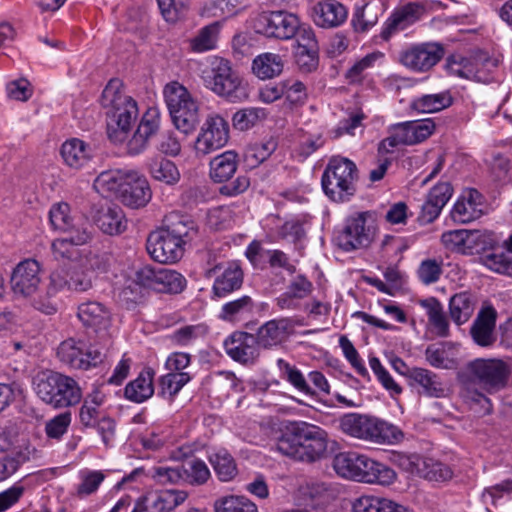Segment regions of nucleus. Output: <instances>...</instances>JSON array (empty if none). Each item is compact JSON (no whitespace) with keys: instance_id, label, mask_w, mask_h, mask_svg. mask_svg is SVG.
I'll use <instances>...</instances> for the list:
<instances>
[{"instance_id":"obj_58","label":"nucleus","mask_w":512,"mask_h":512,"mask_svg":"<svg viewBox=\"0 0 512 512\" xmlns=\"http://www.w3.org/2000/svg\"><path fill=\"white\" fill-rule=\"evenodd\" d=\"M207 333L208 327L204 323L186 325L176 329L171 336V340L174 344L185 347L193 344L198 339L204 338Z\"/></svg>"},{"instance_id":"obj_39","label":"nucleus","mask_w":512,"mask_h":512,"mask_svg":"<svg viewBox=\"0 0 512 512\" xmlns=\"http://www.w3.org/2000/svg\"><path fill=\"white\" fill-rule=\"evenodd\" d=\"M188 497L183 490H164L151 497L145 498L147 512H171L182 504Z\"/></svg>"},{"instance_id":"obj_23","label":"nucleus","mask_w":512,"mask_h":512,"mask_svg":"<svg viewBox=\"0 0 512 512\" xmlns=\"http://www.w3.org/2000/svg\"><path fill=\"white\" fill-rule=\"evenodd\" d=\"M256 339L253 334L236 331L224 341L226 353L240 363H253L258 357Z\"/></svg>"},{"instance_id":"obj_22","label":"nucleus","mask_w":512,"mask_h":512,"mask_svg":"<svg viewBox=\"0 0 512 512\" xmlns=\"http://www.w3.org/2000/svg\"><path fill=\"white\" fill-rule=\"evenodd\" d=\"M452 194L453 188L448 182H441L432 187L421 206V211L417 218L419 223L429 224L437 219Z\"/></svg>"},{"instance_id":"obj_49","label":"nucleus","mask_w":512,"mask_h":512,"mask_svg":"<svg viewBox=\"0 0 512 512\" xmlns=\"http://www.w3.org/2000/svg\"><path fill=\"white\" fill-rule=\"evenodd\" d=\"M453 100L449 92L427 94L416 98L412 107L421 113H434L449 107Z\"/></svg>"},{"instance_id":"obj_1","label":"nucleus","mask_w":512,"mask_h":512,"mask_svg":"<svg viewBox=\"0 0 512 512\" xmlns=\"http://www.w3.org/2000/svg\"><path fill=\"white\" fill-rule=\"evenodd\" d=\"M510 375L511 367L502 359H474L466 365L460 396L471 410L488 415L492 412V403L484 392L492 394L504 389Z\"/></svg>"},{"instance_id":"obj_45","label":"nucleus","mask_w":512,"mask_h":512,"mask_svg":"<svg viewBox=\"0 0 512 512\" xmlns=\"http://www.w3.org/2000/svg\"><path fill=\"white\" fill-rule=\"evenodd\" d=\"M125 179L126 173L119 170L103 171L94 180L93 186L95 190L104 197L117 198Z\"/></svg>"},{"instance_id":"obj_43","label":"nucleus","mask_w":512,"mask_h":512,"mask_svg":"<svg viewBox=\"0 0 512 512\" xmlns=\"http://www.w3.org/2000/svg\"><path fill=\"white\" fill-rule=\"evenodd\" d=\"M420 305L426 310L428 321L435 334L439 337H447L449 335V322L440 301L435 297H430L421 300Z\"/></svg>"},{"instance_id":"obj_3","label":"nucleus","mask_w":512,"mask_h":512,"mask_svg":"<svg viewBox=\"0 0 512 512\" xmlns=\"http://www.w3.org/2000/svg\"><path fill=\"white\" fill-rule=\"evenodd\" d=\"M327 448L328 433L304 421L290 422L276 443L281 454L309 463L322 459Z\"/></svg>"},{"instance_id":"obj_4","label":"nucleus","mask_w":512,"mask_h":512,"mask_svg":"<svg viewBox=\"0 0 512 512\" xmlns=\"http://www.w3.org/2000/svg\"><path fill=\"white\" fill-rule=\"evenodd\" d=\"M101 104L107 116L116 125L108 127V136L114 143L122 142L139 116L137 102L125 93L119 80H110L102 92Z\"/></svg>"},{"instance_id":"obj_18","label":"nucleus","mask_w":512,"mask_h":512,"mask_svg":"<svg viewBox=\"0 0 512 512\" xmlns=\"http://www.w3.org/2000/svg\"><path fill=\"white\" fill-rule=\"evenodd\" d=\"M160 113L157 108H149L143 114L140 123L126 143V152L130 156H137L143 153L149 143V139L156 135L160 128Z\"/></svg>"},{"instance_id":"obj_24","label":"nucleus","mask_w":512,"mask_h":512,"mask_svg":"<svg viewBox=\"0 0 512 512\" xmlns=\"http://www.w3.org/2000/svg\"><path fill=\"white\" fill-rule=\"evenodd\" d=\"M483 196L476 189L466 190L454 204L450 215L456 223H469L484 214Z\"/></svg>"},{"instance_id":"obj_34","label":"nucleus","mask_w":512,"mask_h":512,"mask_svg":"<svg viewBox=\"0 0 512 512\" xmlns=\"http://www.w3.org/2000/svg\"><path fill=\"white\" fill-rule=\"evenodd\" d=\"M426 361L438 369H455L458 366L456 347L449 342L429 345L425 350Z\"/></svg>"},{"instance_id":"obj_6","label":"nucleus","mask_w":512,"mask_h":512,"mask_svg":"<svg viewBox=\"0 0 512 512\" xmlns=\"http://www.w3.org/2000/svg\"><path fill=\"white\" fill-rule=\"evenodd\" d=\"M340 428L345 434L376 444H396L403 432L394 424L375 416L350 413L340 420Z\"/></svg>"},{"instance_id":"obj_46","label":"nucleus","mask_w":512,"mask_h":512,"mask_svg":"<svg viewBox=\"0 0 512 512\" xmlns=\"http://www.w3.org/2000/svg\"><path fill=\"white\" fill-rule=\"evenodd\" d=\"M362 456L356 452H341L334 457L333 468L339 476L357 481L361 470Z\"/></svg>"},{"instance_id":"obj_26","label":"nucleus","mask_w":512,"mask_h":512,"mask_svg":"<svg viewBox=\"0 0 512 512\" xmlns=\"http://www.w3.org/2000/svg\"><path fill=\"white\" fill-rule=\"evenodd\" d=\"M497 313L491 306L483 307L473 321L470 335L480 347H491L496 341L495 326Z\"/></svg>"},{"instance_id":"obj_61","label":"nucleus","mask_w":512,"mask_h":512,"mask_svg":"<svg viewBox=\"0 0 512 512\" xmlns=\"http://www.w3.org/2000/svg\"><path fill=\"white\" fill-rule=\"evenodd\" d=\"M267 116L265 109L248 107L238 110L232 117L233 126L240 131H246L254 127Z\"/></svg>"},{"instance_id":"obj_32","label":"nucleus","mask_w":512,"mask_h":512,"mask_svg":"<svg viewBox=\"0 0 512 512\" xmlns=\"http://www.w3.org/2000/svg\"><path fill=\"white\" fill-rule=\"evenodd\" d=\"M78 318L95 332L106 330L110 326L111 315L107 308L95 301L82 303L78 307Z\"/></svg>"},{"instance_id":"obj_40","label":"nucleus","mask_w":512,"mask_h":512,"mask_svg":"<svg viewBox=\"0 0 512 512\" xmlns=\"http://www.w3.org/2000/svg\"><path fill=\"white\" fill-rule=\"evenodd\" d=\"M284 68L283 57L276 53L265 52L256 56L252 62L253 73L262 80L279 76Z\"/></svg>"},{"instance_id":"obj_8","label":"nucleus","mask_w":512,"mask_h":512,"mask_svg":"<svg viewBox=\"0 0 512 512\" xmlns=\"http://www.w3.org/2000/svg\"><path fill=\"white\" fill-rule=\"evenodd\" d=\"M358 169L356 164L342 157L332 158L321 178L324 193L335 202H346L356 192Z\"/></svg>"},{"instance_id":"obj_25","label":"nucleus","mask_w":512,"mask_h":512,"mask_svg":"<svg viewBox=\"0 0 512 512\" xmlns=\"http://www.w3.org/2000/svg\"><path fill=\"white\" fill-rule=\"evenodd\" d=\"M409 385L418 393L430 398H441L446 394V388L436 373L421 367L407 370Z\"/></svg>"},{"instance_id":"obj_27","label":"nucleus","mask_w":512,"mask_h":512,"mask_svg":"<svg viewBox=\"0 0 512 512\" xmlns=\"http://www.w3.org/2000/svg\"><path fill=\"white\" fill-rule=\"evenodd\" d=\"M348 16L347 8L337 0H323L313 7V21L322 28L338 27Z\"/></svg>"},{"instance_id":"obj_30","label":"nucleus","mask_w":512,"mask_h":512,"mask_svg":"<svg viewBox=\"0 0 512 512\" xmlns=\"http://www.w3.org/2000/svg\"><path fill=\"white\" fill-rule=\"evenodd\" d=\"M49 219L52 227L68 234H73L78 227H86L89 230L90 225L83 217L71 215L70 206L65 202L52 205L49 211Z\"/></svg>"},{"instance_id":"obj_64","label":"nucleus","mask_w":512,"mask_h":512,"mask_svg":"<svg viewBox=\"0 0 512 512\" xmlns=\"http://www.w3.org/2000/svg\"><path fill=\"white\" fill-rule=\"evenodd\" d=\"M384 57L382 52H373L367 54L357 62H355L351 68H349L345 74L346 79L350 84L360 83L366 75V71L372 68L375 62Z\"/></svg>"},{"instance_id":"obj_7","label":"nucleus","mask_w":512,"mask_h":512,"mask_svg":"<svg viewBox=\"0 0 512 512\" xmlns=\"http://www.w3.org/2000/svg\"><path fill=\"white\" fill-rule=\"evenodd\" d=\"M201 78L206 88L230 102H240L248 97L240 77L224 58L211 57L209 64L202 70Z\"/></svg>"},{"instance_id":"obj_54","label":"nucleus","mask_w":512,"mask_h":512,"mask_svg":"<svg viewBox=\"0 0 512 512\" xmlns=\"http://www.w3.org/2000/svg\"><path fill=\"white\" fill-rule=\"evenodd\" d=\"M110 260L111 257L106 252L82 249L78 262L92 275V272H106L110 266Z\"/></svg>"},{"instance_id":"obj_10","label":"nucleus","mask_w":512,"mask_h":512,"mask_svg":"<svg viewBox=\"0 0 512 512\" xmlns=\"http://www.w3.org/2000/svg\"><path fill=\"white\" fill-rule=\"evenodd\" d=\"M253 28L256 33L267 38L286 41L297 34L300 19L296 14L285 10L265 11L254 19Z\"/></svg>"},{"instance_id":"obj_5","label":"nucleus","mask_w":512,"mask_h":512,"mask_svg":"<svg viewBox=\"0 0 512 512\" xmlns=\"http://www.w3.org/2000/svg\"><path fill=\"white\" fill-rule=\"evenodd\" d=\"M36 395L55 409H64L79 404L83 398L78 382L67 375L49 371L38 374L33 382Z\"/></svg>"},{"instance_id":"obj_56","label":"nucleus","mask_w":512,"mask_h":512,"mask_svg":"<svg viewBox=\"0 0 512 512\" xmlns=\"http://www.w3.org/2000/svg\"><path fill=\"white\" fill-rule=\"evenodd\" d=\"M215 512H258L257 506L244 496H224L214 502Z\"/></svg>"},{"instance_id":"obj_17","label":"nucleus","mask_w":512,"mask_h":512,"mask_svg":"<svg viewBox=\"0 0 512 512\" xmlns=\"http://www.w3.org/2000/svg\"><path fill=\"white\" fill-rule=\"evenodd\" d=\"M40 265L34 259L20 262L11 275V287L15 295L32 297L39 289L41 282Z\"/></svg>"},{"instance_id":"obj_21","label":"nucleus","mask_w":512,"mask_h":512,"mask_svg":"<svg viewBox=\"0 0 512 512\" xmlns=\"http://www.w3.org/2000/svg\"><path fill=\"white\" fill-rule=\"evenodd\" d=\"M91 239V231L86 227H78L73 234L65 238L55 239L51 244L53 257L58 261H71V264L78 262L82 249L78 246L86 244Z\"/></svg>"},{"instance_id":"obj_60","label":"nucleus","mask_w":512,"mask_h":512,"mask_svg":"<svg viewBox=\"0 0 512 512\" xmlns=\"http://www.w3.org/2000/svg\"><path fill=\"white\" fill-rule=\"evenodd\" d=\"M415 8L407 5L387 19L381 31V37L388 40L398 30H403L414 16Z\"/></svg>"},{"instance_id":"obj_28","label":"nucleus","mask_w":512,"mask_h":512,"mask_svg":"<svg viewBox=\"0 0 512 512\" xmlns=\"http://www.w3.org/2000/svg\"><path fill=\"white\" fill-rule=\"evenodd\" d=\"M244 273L238 262H229L215 278L212 293L214 297L224 298L239 290L243 285Z\"/></svg>"},{"instance_id":"obj_36","label":"nucleus","mask_w":512,"mask_h":512,"mask_svg":"<svg viewBox=\"0 0 512 512\" xmlns=\"http://www.w3.org/2000/svg\"><path fill=\"white\" fill-rule=\"evenodd\" d=\"M484 260L488 269L512 277V233L502 245L496 241V252L485 256Z\"/></svg>"},{"instance_id":"obj_13","label":"nucleus","mask_w":512,"mask_h":512,"mask_svg":"<svg viewBox=\"0 0 512 512\" xmlns=\"http://www.w3.org/2000/svg\"><path fill=\"white\" fill-rule=\"evenodd\" d=\"M444 56V48L438 43H421L409 46L399 53V62L414 72H427Z\"/></svg>"},{"instance_id":"obj_51","label":"nucleus","mask_w":512,"mask_h":512,"mask_svg":"<svg viewBox=\"0 0 512 512\" xmlns=\"http://www.w3.org/2000/svg\"><path fill=\"white\" fill-rule=\"evenodd\" d=\"M191 380L188 372H170L159 379V394L172 400L180 390Z\"/></svg>"},{"instance_id":"obj_62","label":"nucleus","mask_w":512,"mask_h":512,"mask_svg":"<svg viewBox=\"0 0 512 512\" xmlns=\"http://www.w3.org/2000/svg\"><path fill=\"white\" fill-rule=\"evenodd\" d=\"M283 92L286 101L294 107L304 105L308 99L306 84L295 78L283 80Z\"/></svg>"},{"instance_id":"obj_55","label":"nucleus","mask_w":512,"mask_h":512,"mask_svg":"<svg viewBox=\"0 0 512 512\" xmlns=\"http://www.w3.org/2000/svg\"><path fill=\"white\" fill-rule=\"evenodd\" d=\"M184 483L194 486L205 484L210 476V470L206 463L201 459H191L182 466Z\"/></svg>"},{"instance_id":"obj_19","label":"nucleus","mask_w":512,"mask_h":512,"mask_svg":"<svg viewBox=\"0 0 512 512\" xmlns=\"http://www.w3.org/2000/svg\"><path fill=\"white\" fill-rule=\"evenodd\" d=\"M125 206L140 208L151 199V190L145 177L136 172L126 173V179L122 184L117 197Z\"/></svg>"},{"instance_id":"obj_15","label":"nucleus","mask_w":512,"mask_h":512,"mask_svg":"<svg viewBox=\"0 0 512 512\" xmlns=\"http://www.w3.org/2000/svg\"><path fill=\"white\" fill-rule=\"evenodd\" d=\"M498 65V60L489 57L486 53H479L473 61L460 54L450 55L446 59L445 69L450 75L460 78L481 79L480 69L491 71Z\"/></svg>"},{"instance_id":"obj_35","label":"nucleus","mask_w":512,"mask_h":512,"mask_svg":"<svg viewBox=\"0 0 512 512\" xmlns=\"http://www.w3.org/2000/svg\"><path fill=\"white\" fill-rule=\"evenodd\" d=\"M61 156L66 165L74 169H80L90 161L92 151L84 141L72 138L62 144Z\"/></svg>"},{"instance_id":"obj_59","label":"nucleus","mask_w":512,"mask_h":512,"mask_svg":"<svg viewBox=\"0 0 512 512\" xmlns=\"http://www.w3.org/2000/svg\"><path fill=\"white\" fill-rule=\"evenodd\" d=\"M418 476L430 481H447L452 478L453 471L447 464L424 457Z\"/></svg>"},{"instance_id":"obj_44","label":"nucleus","mask_w":512,"mask_h":512,"mask_svg":"<svg viewBox=\"0 0 512 512\" xmlns=\"http://www.w3.org/2000/svg\"><path fill=\"white\" fill-rule=\"evenodd\" d=\"M148 169L155 180L168 185H173L180 179L177 166L171 160L163 157L155 156L149 159Z\"/></svg>"},{"instance_id":"obj_31","label":"nucleus","mask_w":512,"mask_h":512,"mask_svg":"<svg viewBox=\"0 0 512 512\" xmlns=\"http://www.w3.org/2000/svg\"><path fill=\"white\" fill-rule=\"evenodd\" d=\"M106 396L100 388L95 387L84 398L79 409V422L84 428H95L98 421L104 416L101 406L105 403Z\"/></svg>"},{"instance_id":"obj_63","label":"nucleus","mask_w":512,"mask_h":512,"mask_svg":"<svg viewBox=\"0 0 512 512\" xmlns=\"http://www.w3.org/2000/svg\"><path fill=\"white\" fill-rule=\"evenodd\" d=\"M210 463L221 481H229L236 475V464L233 457L225 451L210 457Z\"/></svg>"},{"instance_id":"obj_48","label":"nucleus","mask_w":512,"mask_h":512,"mask_svg":"<svg viewBox=\"0 0 512 512\" xmlns=\"http://www.w3.org/2000/svg\"><path fill=\"white\" fill-rule=\"evenodd\" d=\"M219 31V22H213L201 28L197 35L189 40L191 50L196 53H203L216 49Z\"/></svg>"},{"instance_id":"obj_47","label":"nucleus","mask_w":512,"mask_h":512,"mask_svg":"<svg viewBox=\"0 0 512 512\" xmlns=\"http://www.w3.org/2000/svg\"><path fill=\"white\" fill-rule=\"evenodd\" d=\"M277 140L273 137L261 143H253L244 151V162L250 169L258 167L277 149Z\"/></svg>"},{"instance_id":"obj_20","label":"nucleus","mask_w":512,"mask_h":512,"mask_svg":"<svg viewBox=\"0 0 512 512\" xmlns=\"http://www.w3.org/2000/svg\"><path fill=\"white\" fill-rule=\"evenodd\" d=\"M52 283L60 291L68 289L85 292L92 288V275L79 262L73 263L68 269L56 270L51 273Z\"/></svg>"},{"instance_id":"obj_2","label":"nucleus","mask_w":512,"mask_h":512,"mask_svg":"<svg viewBox=\"0 0 512 512\" xmlns=\"http://www.w3.org/2000/svg\"><path fill=\"white\" fill-rule=\"evenodd\" d=\"M197 234L193 220L184 215L171 213L165 225L151 232L146 249L153 260L159 263H175L184 253V245Z\"/></svg>"},{"instance_id":"obj_50","label":"nucleus","mask_w":512,"mask_h":512,"mask_svg":"<svg viewBox=\"0 0 512 512\" xmlns=\"http://www.w3.org/2000/svg\"><path fill=\"white\" fill-rule=\"evenodd\" d=\"M277 366L281 372L282 377L287 380L295 389L308 396L315 395V391L308 384L305 376L296 366L289 364L284 359H278Z\"/></svg>"},{"instance_id":"obj_11","label":"nucleus","mask_w":512,"mask_h":512,"mask_svg":"<svg viewBox=\"0 0 512 512\" xmlns=\"http://www.w3.org/2000/svg\"><path fill=\"white\" fill-rule=\"evenodd\" d=\"M368 212H359L348 217L344 227L335 236V242L340 249L351 252L367 248L373 241L375 229L368 222Z\"/></svg>"},{"instance_id":"obj_37","label":"nucleus","mask_w":512,"mask_h":512,"mask_svg":"<svg viewBox=\"0 0 512 512\" xmlns=\"http://www.w3.org/2000/svg\"><path fill=\"white\" fill-rule=\"evenodd\" d=\"M496 252V238L492 232L468 230L465 254H480V262L485 266V256Z\"/></svg>"},{"instance_id":"obj_12","label":"nucleus","mask_w":512,"mask_h":512,"mask_svg":"<svg viewBox=\"0 0 512 512\" xmlns=\"http://www.w3.org/2000/svg\"><path fill=\"white\" fill-rule=\"evenodd\" d=\"M229 124L217 113L209 114L197 136L195 149L197 154L207 155L224 147L229 140Z\"/></svg>"},{"instance_id":"obj_42","label":"nucleus","mask_w":512,"mask_h":512,"mask_svg":"<svg viewBox=\"0 0 512 512\" xmlns=\"http://www.w3.org/2000/svg\"><path fill=\"white\" fill-rule=\"evenodd\" d=\"M237 165V154L226 151L210 161V177L217 183L228 181L235 174Z\"/></svg>"},{"instance_id":"obj_52","label":"nucleus","mask_w":512,"mask_h":512,"mask_svg":"<svg viewBox=\"0 0 512 512\" xmlns=\"http://www.w3.org/2000/svg\"><path fill=\"white\" fill-rule=\"evenodd\" d=\"M383 13L382 6L378 3L366 4L357 11L352 19V24L357 32H366L376 25L379 15Z\"/></svg>"},{"instance_id":"obj_16","label":"nucleus","mask_w":512,"mask_h":512,"mask_svg":"<svg viewBox=\"0 0 512 512\" xmlns=\"http://www.w3.org/2000/svg\"><path fill=\"white\" fill-rule=\"evenodd\" d=\"M299 323L291 317L272 319L262 324L255 336L258 347L270 349L285 342Z\"/></svg>"},{"instance_id":"obj_41","label":"nucleus","mask_w":512,"mask_h":512,"mask_svg":"<svg viewBox=\"0 0 512 512\" xmlns=\"http://www.w3.org/2000/svg\"><path fill=\"white\" fill-rule=\"evenodd\" d=\"M476 308V300L469 292H460L449 300V314L452 321L460 326L466 323L473 315Z\"/></svg>"},{"instance_id":"obj_29","label":"nucleus","mask_w":512,"mask_h":512,"mask_svg":"<svg viewBox=\"0 0 512 512\" xmlns=\"http://www.w3.org/2000/svg\"><path fill=\"white\" fill-rule=\"evenodd\" d=\"M94 221L98 228L108 235H119L127 228L125 214L117 205L99 208L94 215Z\"/></svg>"},{"instance_id":"obj_38","label":"nucleus","mask_w":512,"mask_h":512,"mask_svg":"<svg viewBox=\"0 0 512 512\" xmlns=\"http://www.w3.org/2000/svg\"><path fill=\"white\" fill-rule=\"evenodd\" d=\"M255 309V301L249 295L228 301L222 305L219 318L230 323H237L248 318Z\"/></svg>"},{"instance_id":"obj_53","label":"nucleus","mask_w":512,"mask_h":512,"mask_svg":"<svg viewBox=\"0 0 512 512\" xmlns=\"http://www.w3.org/2000/svg\"><path fill=\"white\" fill-rule=\"evenodd\" d=\"M59 288L52 283L50 277V283L45 291H38L30 299L31 305L38 311L51 315L57 311V302L55 300L56 294L59 292Z\"/></svg>"},{"instance_id":"obj_33","label":"nucleus","mask_w":512,"mask_h":512,"mask_svg":"<svg viewBox=\"0 0 512 512\" xmlns=\"http://www.w3.org/2000/svg\"><path fill=\"white\" fill-rule=\"evenodd\" d=\"M154 375L152 368L143 369L139 375L130 381L124 389L126 399L134 403H143L154 394Z\"/></svg>"},{"instance_id":"obj_9","label":"nucleus","mask_w":512,"mask_h":512,"mask_svg":"<svg viewBox=\"0 0 512 512\" xmlns=\"http://www.w3.org/2000/svg\"><path fill=\"white\" fill-rule=\"evenodd\" d=\"M165 102L177 130L184 134L192 133L199 123V106L190 92L179 82L165 85Z\"/></svg>"},{"instance_id":"obj_57","label":"nucleus","mask_w":512,"mask_h":512,"mask_svg":"<svg viewBox=\"0 0 512 512\" xmlns=\"http://www.w3.org/2000/svg\"><path fill=\"white\" fill-rule=\"evenodd\" d=\"M185 286L186 279L182 274L172 269L160 268L156 292L177 294L182 292Z\"/></svg>"},{"instance_id":"obj_14","label":"nucleus","mask_w":512,"mask_h":512,"mask_svg":"<svg viewBox=\"0 0 512 512\" xmlns=\"http://www.w3.org/2000/svg\"><path fill=\"white\" fill-rule=\"evenodd\" d=\"M57 356L61 362L74 369L88 370L101 363L104 354L97 349L87 347L83 341L69 338L60 343Z\"/></svg>"}]
</instances>
